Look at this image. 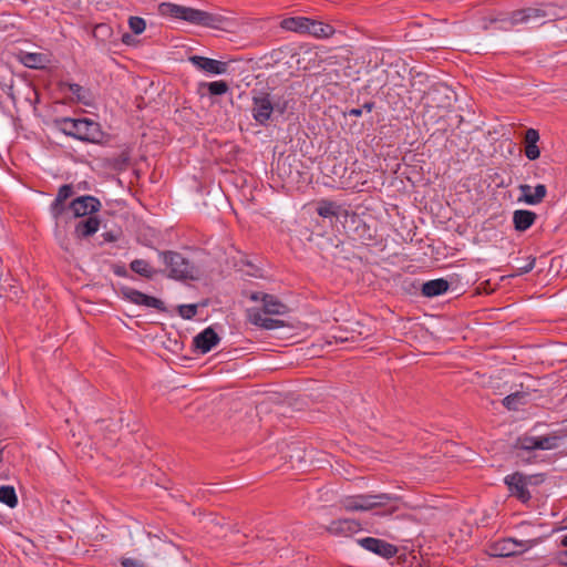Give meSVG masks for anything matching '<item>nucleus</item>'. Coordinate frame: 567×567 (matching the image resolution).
<instances>
[{
	"label": "nucleus",
	"mask_w": 567,
	"mask_h": 567,
	"mask_svg": "<svg viewBox=\"0 0 567 567\" xmlns=\"http://www.w3.org/2000/svg\"><path fill=\"white\" fill-rule=\"evenodd\" d=\"M558 20L556 8L551 4H545L538 8H525L512 12L509 17L491 18L483 20L482 28L487 30L489 24H498L499 30H509L517 24H528L532 28L539 27L550 21Z\"/></svg>",
	"instance_id": "nucleus-1"
},
{
	"label": "nucleus",
	"mask_w": 567,
	"mask_h": 567,
	"mask_svg": "<svg viewBox=\"0 0 567 567\" xmlns=\"http://www.w3.org/2000/svg\"><path fill=\"white\" fill-rule=\"evenodd\" d=\"M162 16L184 20L195 25L224 30L229 25V19L219 12H208L190 7L164 2L158 7Z\"/></svg>",
	"instance_id": "nucleus-2"
},
{
	"label": "nucleus",
	"mask_w": 567,
	"mask_h": 567,
	"mask_svg": "<svg viewBox=\"0 0 567 567\" xmlns=\"http://www.w3.org/2000/svg\"><path fill=\"white\" fill-rule=\"evenodd\" d=\"M55 127L66 136L86 143H100L103 138L101 125L90 118L61 117L54 121Z\"/></svg>",
	"instance_id": "nucleus-3"
},
{
	"label": "nucleus",
	"mask_w": 567,
	"mask_h": 567,
	"mask_svg": "<svg viewBox=\"0 0 567 567\" xmlns=\"http://www.w3.org/2000/svg\"><path fill=\"white\" fill-rule=\"evenodd\" d=\"M399 499V496L388 493L358 494L342 497L340 504L347 512H368L374 508L390 506L389 513H393L398 509L394 503Z\"/></svg>",
	"instance_id": "nucleus-4"
},
{
	"label": "nucleus",
	"mask_w": 567,
	"mask_h": 567,
	"mask_svg": "<svg viewBox=\"0 0 567 567\" xmlns=\"http://www.w3.org/2000/svg\"><path fill=\"white\" fill-rule=\"evenodd\" d=\"M560 437L557 435L544 436H519L515 444L514 451L516 457L527 464L537 463L538 456L536 450H555L559 446Z\"/></svg>",
	"instance_id": "nucleus-5"
},
{
	"label": "nucleus",
	"mask_w": 567,
	"mask_h": 567,
	"mask_svg": "<svg viewBox=\"0 0 567 567\" xmlns=\"http://www.w3.org/2000/svg\"><path fill=\"white\" fill-rule=\"evenodd\" d=\"M158 257L168 270L167 277L175 280L196 278V268L193 262L181 252L174 250H157Z\"/></svg>",
	"instance_id": "nucleus-6"
},
{
	"label": "nucleus",
	"mask_w": 567,
	"mask_h": 567,
	"mask_svg": "<svg viewBox=\"0 0 567 567\" xmlns=\"http://www.w3.org/2000/svg\"><path fill=\"white\" fill-rule=\"evenodd\" d=\"M537 545V539H516L512 537L495 540L489 546V554L495 557L520 555Z\"/></svg>",
	"instance_id": "nucleus-7"
},
{
	"label": "nucleus",
	"mask_w": 567,
	"mask_h": 567,
	"mask_svg": "<svg viewBox=\"0 0 567 567\" xmlns=\"http://www.w3.org/2000/svg\"><path fill=\"white\" fill-rule=\"evenodd\" d=\"M252 93V118L260 125H267L275 112L274 95L267 91H254Z\"/></svg>",
	"instance_id": "nucleus-8"
},
{
	"label": "nucleus",
	"mask_w": 567,
	"mask_h": 567,
	"mask_svg": "<svg viewBox=\"0 0 567 567\" xmlns=\"http://www.w3.org/2000/svg\"><path fill=\"white\" fill-rule=\"evenodd\" d=\"M454 95L449 85L436 83L429 89L424 97L427 107L449 111L453 105Z\"/></svg>",
	"instance_id": "nucleus-9"
},
{
	"label": "nucleus",
	"mask_w": 567,
	"mask_h": 567,
	"mask_svg": "<svg viewBox=\"0 0 567 567\" xmlns=\"http://www.w3.org/2000/svg\"><path fill=\"white\" fill-rule=\"evenodd\" d=\"M121 292L125 300H127L134 305L144 306L147 308H154L161 312L166 311L165 303L156 297L148 296V295H146L140 290H136L134 288H131V287H123L121 289Z\"/></svg>",
	"instance_id": "nucleus-10"
},
{
	"label": "nucleus",
	"mask_w": 567,
	"mask_h": 567,
	"mask_svg": "<svg viewBox=\"0 0 567 567\" xmlns=\"http://www.w3.org/2000/svg\"><path fill=\"white\" fill-rule=\"evenodd\" d=\"M532 477H527L522 473H514L505 476L504 483L507 485L512 496H515L522 503H527L530 499V493L528 491V484Z\"/></svg>",
	"instance_id": "nucleus-11"
},
{
	"label": "nucleus",
	"mask_w": 567,
	"mask_h": 567,
	"mask_svg": "<svg viewBox=\"0 0 567 567\" xmlns=\"http://www.w3.org/2000/svg\"><path fill=\"white\" fill-rule=\"evenodd\" d=\"M358 544L368 551H371L382 558L390 559L398 554L395 545L375 537H363L358 539Z\"/></svg>",
	"instance_id": "nucleus-12"
},
{
	"label": "nucleus",
	"mask_w": 567,
	"mask_h": 567,
	"mask_svg": "<svg viewBox=\"0 0 567 567\" xmlns=\"http://www.w3.org/2000/svg\"><path fill=\"white\" fill-rule=\"evenodd\" d=\"M101 202L91 195L80 196L71 202L69 209L73 213L74 217H82L99 212Z\"/></svg>",
	"instance_id": "nucleus-13"
},
{
	"label": "nucleus",
	"mask_w": 567,
	"mask_h": 567,
	"mask_svg": "<svg viewBox=\"0 0 567 567\" xmlns=\"http://www.w3.org/2000/svg\"><path fill=\"white\" fill-rule=\"evenodd\" d=\"M326 532L337 537H349L361 529V525L355 519L341 518L332 520L324 527Z\"/></svg>",
	"instance_id": "nucleus-14"
},
{
	"label": "nucleus",
	"mask_w": 567,
	"mask_h": 567,
	"mask_svg": "<svg viewBox=\"0 0 567 567\" xmlns=\"http://www.w3.org/2000/svg\"><path fill=\"white\" fill-rule=\"evenodd\" d=\"M189 62L198 70L209 74H224L227 72V63L202 55L189 56Z\"/></svg>",
	"instance_id": "nucleus-15"
},
{
	"label": "nucleus",
	"mask_w": 567,
	"mask_h": 567,
	"mask_svg": "<svg viewBox=\"0 0 567 567\" xmlns=\"http://www.w3.org/2000/svg\"><path fill=\"white\" fill-rule=\"evenodd\" d=\"M518 189L520 192L519 200L532 206L540 204L547 194V188L544 184H538L534 187L528 184H522Z\"/></svg>",
	"instance_id": "nucleus-16"
},
{
	"label": "nucleus",
	"mask_w": 567,
	"mask_h": 567,
	"mask_svg": "<svg viewBox=\"0 0 567 567\" xmlns=\"http://www.w3.org/2000/svg\"><path fill=\"white\" fill-rule=\"evenodd\" d=\"M265 315L266 313H264L259 308L247 309L248 321L254 326L260 327L265 330H275L285 326L282 320L267 318Z\"/></svg>",
	"instance_id": "nucleus-17"
},
{
	"label": "nucleus",
	"mask_w": 567,
	"mask_h": 567,
	"mask_svg": "<svg viewBox=\"0 0 567 567\" xmlns=\"http://www.w3.org/2000/svg\"><path fill=\"white\" fill-rule=\"evenodd\" d=\"M220 341L219 336L210 327L194 337V347L203 354L208 353Z\"/></svg>",
	"instance_id": "nucleus-18"
},
{
	"label": "nucleus",
	"mask_w": 567,
	"mask_h": 567,
	"mask_svg": "<svg viewBox=\"0 0 567 567\" xmlns=\"http://www.w3.org/2000/svg\"><path fill=\"white\" fill-rule=\"evenodd\" d=\"M536 218L537 215L532 210L517 209L513 213L514 228L517 231H525L534 225Z\"/></svg>",
	"instance_id": "nucleus-19"
},
{
	"label": "nucleus",
	"mask_w": 567,
	"mask_h": 567,
	"mask_svg": "<svg viewBox=\"0 0 567 567\" xmlns=\"http://www.w3.org/2000/svg\"><path fill=\"white\" fill-rule=\"evenodd\" d=\"M262 309L266 315L281 316L287 313L288 307L272 295L261 296Z\"/></svg>",
	"instance_id": "nucleus-20"
},
{
	"label": "nucleus",
	"mask_w": 567,
	"mask_h": 567,
	"mask_svg": "<svg viewBox=\"0 0 567 567\" xmlns=\"http://www.w3.org/2000/svg\"><path fill=\"white\" fill-rule=\"evenodd\" d=\"M539 141V133L535 128H528L525 133L524 142H525V155L528 159L535 161L539 157L540 151L537 146V142Z\"/></svg>",
	"instance_id": "nucleus-21"
},
{
	"label": "nucleus",
	"mask_w": 567,
	"mask_h": 567,
	"mask_svg": "<svg viewBox=\"0 0 567 567\" xmlns=\"http://www.w3.org/2000/svg\"><path fill=\"white\" fill-rule=\"evenodd\" d=\"M450 284L444 278L429 280L422 286V295L429 298L437 297L449 290Z\"/></svg>",
	"instance_id": "nucleus-22"
},
{
	"label": "nucleus",
	"mask_w": 567,
	"mask_h": 567,
	"mask_svg": "<svg viewBox=\"0 0 567 567\" xmlns=\"http://www.w3.org/2000/svg\"><path fill=\"white\" fill-rule=\"evenodd\" d=\"M334 33V28L328 23L309 18L307 25V34L315 38H329Z\"/></svg>",
	"instance_id": "nucleus-23"
},
{
	"label": "nucleus",
	"mask_w": 567,
	"mask_h": 567,
	"mask_svg": "<svg viewBox=\"0 0 567 567\" xmlns=\"http://www.w3.org/2000/svg\"><path fill=\"white\" fill-rule=\"evenodd\" d=\"M100 220L95 216H89L86 219L81 220L75 226V235L78 238H87L99 230Z\"/></svg>",
	"instance_id": "nucleus-24"
},
{
	"label": "nucleus",
	"mask_w": 567,
	"mask_h": 567,
	"mask_svg": "<svg viewBox=\"0 0 567 567\" xmlns=\"http://www.w3.org/2000/svg\"><path fill=\"white\" fill-rule=\"evenodd\" d=\"M308 19L307 17L286 18L280 22V27L286 31L307 34Z\"/></svg>",
	"instance_id": "nucleus-25"
},
{
	"label": "nucleus",
	"mask_w": 567,
	"mask_h": 567,
	"mask_svg": "<svg viewBox=\"0 0 567 567\" xmlns=\"http://www.w3.org/2000/svg\"><path fill=\"white\" fill-rule=\"evenodd\" d=\"M529 394L524 391H517L508 394L502 401L503 405L509 411H517L520 406L528 403Z\"/></svg>",
	"instance_id": "nucleus-26"
},
{
	"label": "nucleus",
	"mask_w": 567,
	"mask_h": 567,
	"mask_svg": "<svg viewBox=\"0 0 567 567\" xmlns=\"http://www.w3.org/2000/svg\"><path fill=\"white\" fill-rule=\"evenodd\" d=\"M130 268L135 274L146 278L152 279L155 275H157V270L154 269L151 264L144 259H134L130 264Z\"/></svg>",
	"instance_id": "nucleus-27"
},
{
	"label": "nucleus",
	"mask_w": 567,
	"mask_h": 567,
	"mask_svg": "<svg viewBox=\"0 0 567 567\" xmlns=\"http://www.w3.org/2000/svg\"><path fill=\"white\" fill-rule=\"evenodd\" d=\"M75 96L76 102L91 105V92L78 83L65 82L62 84Z\"/></svg>",
	"instance_id": "nucleus-28"
},
{
	"label": "nucleus",
	"mask_w": 567,
	"mask_h": 567,
	"mask_svg": "<svg viewBox=\"0 0 567 567\" xmlns=\"http://www.w3.org/2000/svg\"><path fill=\"white\" fill-rule=\"evenodd\" d=\"M341 206L331 200H321L318 204L317 213L323 218H338Z\"/></svg>",
	"instance_id": "nucleus-29"
},
{
	"label": "nucleus",
	"mask_w": 567,
	"mask_h": 567,
	"mask_svg": "<svg viewBox=\"0 0 567 567\" xmlns=\"http://www.w3.org/2000/svg\"><path fill=\"white\" fill-rule=\"evenodd\" d=\"M21 62L29 69H43L48 63V59L42 53H25L21 58Z\"/></svg>",
	"instance_id": "nucleus-30"
},
{
	"label": "nucleus",
	"mask_w": 567,
	"mask_h": 567,
	"mask_svg": "<svg viewBox=\"0 0 567 567\" xmlns=\"http://www.w3.org/2000/svg\"><path fill=\"white\" fill-rule=\"evenodd\" d=\"M0 502L6 504L10 508H14L18 505V497L13 486H0Z\"/></svg>",
	"instance_id": "nucleus-31"
},
{
	"label": "nucleus",
	"mask_w": 567,
	"mask_h": 567,
	"mask_svg": "<svg viewBox=\"0 0 567 567\" xmlns=\"http://www.w3.org/2000/svg\"><path fill=\"white\" fill-rule=\"evenodd\" d=\"M202 86L206 87L210 95H223L229 90L227 82L223 80L203 83Z\"/></svg>",
	"instance_id": "nucleus-32"
},
{
	"label": "nucleus",
	"mask_w": 567,
	"mask_h": 567,
	"mask_svg": "<svg viewBox=\"0 0 567 567\" xmlns=\"http://www.w3.org/2000/svg\"><path fill=\"white\" fill-rule=\"evenodd\" d=\"M128 25L135 34H141L146 28L145 20L140 17H131L128 19Z\"/></svg>",
	"instance_id": "nucleus-33"
},
{
	"label": "nucleus",
	"mask_w": 567,
	"mask_h": 567,
	"mask_svg": "<svg viewBox=\"0 0 567 567\" xmlns=\"http://www.w3.org/2000/svg\"><path fill=\"white\" fill-rule=\"evenodd\" d=\"M197 313V306L196 305H181L178 307V315L184 319H193Z\"/></svg>",
	"instance_id": "nucleus-34"
},
{
	"label": "nucleus",
	"mask_w": 567,
	"mask_h": 567,
	"mask_svg": "<svg viewBox=\"0 0 567 567\" xmlns=\"http://www.w3.org/2000/svg\"><path fill=\"white\" fill-rule=\"evenodd\" d=\"M66 208L68 207L65 206V202L59 203L58 199H54L50 206V212L52 217L55 220H59Z\"/></svg>",
	"instance_id": "nucleus-35"
},
{
	"label": "nucleus",
	"mask_w": 567,
	"mask_h": 567,
	"mask_svg": "<svg viewBox=\"0 0 567 567\" xmlns=\"http://www.w3.org/2000/svg\"><path fill=\"white\" fill-rule=\"evenodd\" d=\"M73 195V187L69 184L62 185L56 194L54 199H58L59 203L65 202Z\"/></svg>",
	"instance_id": "nucleus-36"
},
{
	"label": "nucleus",
	"mask_w": 567,
	"mask_h": 567,
	"mask_svg": "<svg viewBox=\"0 0 567 567\" xmlns=\"http://www.w3.org/2000/svg\"><path fill=\"white\" fill-rule=\"evenodd\" d=\"M536 258L529 256L526 262L516 268V275H524L533 270L535 267Z\"/></svg>",
	"instance_id": "nucleus-37"
},
{
	"label": "nucleus",
	"mask_w": 567,
	"mask_h": 567,
	"mask_svg": "<svg viewBox=\"0 0 567 567\" xmlns=\"http://www.w3.org/2000/svg\"><path fill=\"white\" fill-rule=\"evenodd\" d=\"M274 106L275 112L284 114L288 110V101L282 97H277L276 95H274Z\"/></svg>",
	"instance_id": "nucleus-38"
},
{
	"label": "nucleus",
	"mask_w": 567,
	"mask_h": 567,
	"mask_svg": "<svg viewBox=\"0 0 567 567\" xmlns=\"http://www.w3.org/2000/svg\"><path fill=\"white\" fill-rule=\"evenodd\" d=\"M121 565L123 567H145L144 563L135 559V558H122Z\"/></svg>",
	"instance_id": "nucleus-39"
},
{
	"label": "nucleus",
	"mask_w": 567,
	"mask_h": 567,
	"mask_svg": "<svg viewBox=\"0 0 567 567\" xmlns=\"http://www.w3.org/2000/svg\"><path fill=\"white\" fill-rule=\"evenodd\" d=\"M112 271L117 277L124 278V277L128 276L127 269L125 268V266L123 264H114L112 266Z\"/></svg>",
	"instance_id": "nucleus-40"
},
{
	"label": "nucleus",
	"mask_w": 567,
	"mask_h": 567,
	"mask_svg": "<svg viewBox=\"0 0 567 567\" xmlns=\"http://www.w3.org/2000/svg\"><path fill=\"white\" fill-rule=\"evenodd\" d=\"M102 237H103V241H105V243H113V241L117 240V236L115 234H113L112 231L103 233Z\"/></svg>",
	"instance_id": "nucleus-41"
},
{
	"label": "nucleus",
	"mask_w": 567,
	"mask_h": 567,
	"mask_svg": "<svg viewBox=\"0 0 567 567\" xmlns=\"http://www.w3.org/2000/svg\"><path fill=\"white\" fill-rule=\"evenodd\" d=\"M346 114H348L349 116L359 117L362 115V109L361 107L350 109L347 111Z\"/></svg>",
	"instance_id": "nucleus-42"
},
{
	"label": "nucleus",
	"mask_w": 567,
	"mask_h": 567,
	"mask_svg": "<svg viewBox=\"0 0 567 567\" xmlns=\"http://www.w3.org/2000/svg\"><path fill=\"white\" fill-rule=\"evenodd\" d=\"M374 107V103L373 102H367L363 104V106L361 107L362 111L365 110L367 112H371Z\"/></svg>",
	"instance_id": "nucleus-43"
},
{
	"label": "nucleus",
	"mask_w": 567,
	"mask_h": 567,
	"mask_svg": "<svg viewBox=\"0 0 567 567\" xmlns=\"http://www.w3.org/2000/svg\"><path fill=\"white\" fill-rule=\"evenodd\" d=\"M265 295L264 292H254L250 296V299L252 301H261V296Z\"/></svg>",
	"instance_id": "nucleus-44"
},
{
	"label": "nucleus",
	"mask_w": 567,
	"mask_h": 567,
	"mask_svg": "<svg viewBox=\"0 0 567 567\" xmlns=\"http://www.w3.org/2000/svg\"><path fill=\"white\" fill-rule=\"evenodd\" d=\"M560 22H561V24H563L560 28H566V29H567V21H561V20H560Z\"/></svg>",
	"instance_id": "nucleus-45"
}]
</instances>
